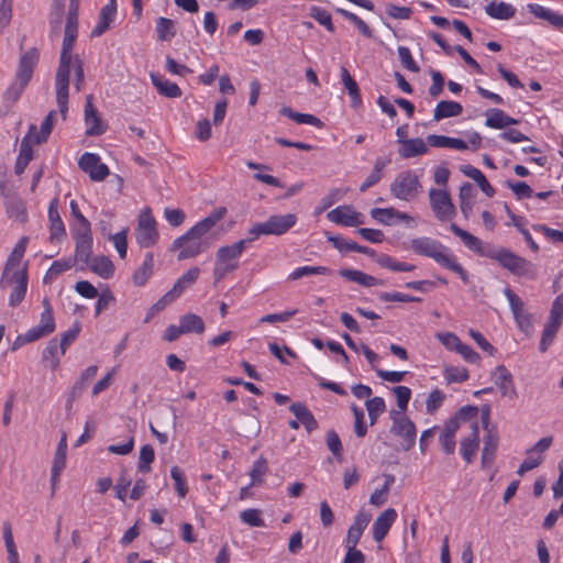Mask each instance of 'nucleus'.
I'll use <instances>...</instances> for the list:
<instances>
[{
  "label": "nucleus",
  "instance_id": "obj_36",
  "mask_svg": "<svg viewBox=\"0 0 563 563\" xmlns=\"http://www.w3.org/2000/svg\"><path fill=\"white\" fill-rule=\"evenodd\" d=\"M151 81L158 92L167 98H178L181 96V90L178 85L159 74L152 73Z\"/></svg>",
  "mask_w": 563,
  "mask_h": 563
},
{
  "label": "nucleus",
  "instance_id": "obj_47",
  "mask_svg": "<svg viewBox=\"0 0 563 563\" xmlns=\"http://www.w3.org/2000/svg\"><path fill=\"white\" fill-rule=\"evenodd\" d=\"M267 471L268 466L266 459L260 456L256 461H254L252 468L249 473L251 477L250 486L261 485L264 482Z\"/></svg>",
  "mask_w": 563,
  "mask_h": 563
},
{
  "label": "nucleus",
  "instance_id": "obj_4",
  "mask_svg": "<svg viewBox=\"0 0 563 563\" xmlns=\"http://www.w3.org/2000/svg\"><path fill=\"white\" fill-rule=\"evenodd\" d=\"M38 59L40 53L34 47L30 48L21 55L19 66L16 69L15 80L10 85V87L5 91L7 99L11 101H16L21 97L25 87L32 79Z\"/></svg>",
  "mask_w": 563,
  "mask_h": 563
},
{
  "label": "nucleus",
  "instance_id": "obj_56",
  "mask_svg": "<svg viewBox=\"0 0 563 563\" xmlns=\"http://www.w3.org/2000/svg\"><path fill=\"white\" fill-rule=\"evenodd\" d=\"M71 232L75 241L92 239L90 222L85 216L79 217V221L76 222L75 227L71 229Z\"/></svg>",
  "mask_w": 563,
  "mask_h": 563
},
{
  "label": "nucleus",
  "instance_id": "obj_9",
  "mask_svg": "<svg viewBox=\"0 0 563 563\" xmlns=\"http://www.w3.org/2000/svg\"><path fill=\"white\" fill-rule=\"evenodd\" d=\"M135 240L142 249L153 247L159 241L157 221L150 209H144L139 214L137 225L135 228Z\"/></svg>",
  "mask_w": 563,
  "mask_h": 563
},
{
  "label": "nucleus",
  "instance_id": "obj_29",
  "mask_svg": "<svg viewBox=\"0 0 563 563\" xmlns=\"http://www.w3.org/2000/svg\"><path fill=\"white\" fill-rule=\"evenodd\" d=\"M485 13L496 20H510L516 14V8L505 1L492 0L484 8Z\"/></svg>",
  "mask_w": 563,
  "mask_h": 563
},
{
  "label": "nucleus",
  "instance_id": "obj_55",
  "mask_svg": "<svg viewBox=\"0 0 563 563\" xmlns=\"http://www.w3.org/2000/svg\"><path fill=\"white\" fill-rule=\"evenodd\" d=\"M75 258L82 263H89L92 254V239L75 241Z\"/></svg>",
  "mask_w": 563,
  "mask_h": 563
},
{
  "label": "nucleus",
  "instance_id": "obj_61",
  "mask_svg": "<svg viewBox=\"0 0 563 563\" xmlns=\"http://www.w3.org/2000/svg\"><path fill=\"white\" fill-rule=\"evenodd\" d=\"M240 518L243 523L250 527H264L265 522L261 516V510L249 508L240 514Z\"/></svg>",
  "mask_w": 563,
  "mask_h": 563
},
{
  "label": "nucleus",
  "instance_id": "obj_48",
  "mask_svg": "<svg viewBox=\"0 0 563 563\" xmlns=\"http://www.w3.org/2000/svg\"><path fill=\"white\" fill-rule=\"evenodd\" d=\"M365 406L368 412L369 424L374 426L378 417L386 410L385 400L382 397H374L367 399Z\"/></svg>",
  "mask_w": 563,
  "mask_h": 563
},
{
  "label": "nucleus",
  "instance_id": "obj_53",
  "mask_svg": "<svg viewBox=\"0 0 563 563\" xmlns=\"http://www.w3.org/2000/svg\"><path fill=\"white\" fill-rule=\"evenodd\" d=\"M371 217L384 225H393L396 222V209L374 208L371 210Z\"/></svg>",
  "mask_w": 563,
  "mask_h": 563
},
{
  "label": "nucleus",
  "instance_id": "obj_23",
  "mask_svg": "<svg viewBox=\"0 0 563 563\" xmlns=\"http://www.w3.org/2000/svg\"><path fill=\"white\" fill-rule=\"evenodd\" d=\"M35 131V125L32 124L29 129V132L22 139L21 145H20V153L18 155L16 162H15V174L21 175L24 173L27 164L33 158V148L31 139L33 136V132Z\"/></svg>",
  "mask_w": 563,
  "mask_h": 563
},
{
  "label": "nucleus",
  "instance_id": "obj_22",
  "mask_svg": "<svg viewBox=\"0 0 563 563\" xmlns=\"http://www.w3.org/2000/svg\"><path fill=\"white\" fill-rule=\"evenodd\" d=\"M528 11L536 18L547 21L551 26L563 31V14L539 3H529Z\"/></svg>",
  "mask_w": 563,
  "mask_h": 563
},
{
  "label": "nucleus",
  "instance_id": "obj_35",
  "mask_svg": "<svg viewBox=\"0 0 563 563\" xmlns=\"http://www.w3.org/2000/svg\"><path fill=\"white\" fill-rule=\"evenodd\" d=\"M289 409L299 420V422L305 427L308 433L314 431L318 428V421L305 404L294 402Z\"/></svg>",
  "mask_w": 563,
  "mask_h": 563
},
{
  "label": "nucleus",
  "instance_id": "obj_52",
  "mask_svg": "<svg viewBox=\"0 0 563 563\" xmlns=\"http://www.w3.org/2000/svg\"><path fill=\"white\" fill-rule=\"evenodd\" d=\"M443 376L448 384L463 383L468 379V371L462 366H445Z\"/></svg>",
  "mask_w": 563,
  "mask_h": 563
},
{
  "label": "nucleus",
  "instance_id": "obj_38",
  "mask_svg": "<svg viewBox=\"0 0 563 563\" xmlns=\"http://www.w3.org/2000/svg\"><path fill=\"white\" fill-rule=\"evenodd\" d=\"M89 268L100 276L101 278L108 279L114 274V265L112 261L107 256H96L89 260V263H86Z\"/></svg>",
  "mask_w": 563,
  "mask_h": 563
},
{
  "label": "nucleus",
  "instance_id": "obj_42",
  "mask_svg": "<svg viewBox=\"0 0 563 563\" xmlns=\"http://www.w3.org/2000/svg\"><path fill=\"white\" fill-rule=\"evenodd\" d=\"M280 114L294 120L295 122H297L299 124H309V125H312L316 128L322 126V122L319 118H317L312 114H309V113L296 112L289 107H283L280 109Z\"/></svg>",
  "mask_w": 563,
  "mask_h": 563
},
{
  "label": "nucleus",
  "instance_id": "obj_64",
  "mask_svg": "<svg viewBox=\"0 0 563 563\" xmlns=\"http://www.w3.org/2000/svg\"><path fill=\"white\" fill-rule=\"evenodd\" d=\"M435 338L449 351L455 352L461 344V339L453 332H439Z\"/></svg>",
  "mask_w": 563,
  "mask_h": 563
},
{
  "label": "nucleus",
  "instance_id": "obj_57",
  "mask_svg": "<svg viewBox=\"0 0 563 563\" xmlns=\"http://www.w3.org/2000/svg\"><path fill=\"white\" fill-rule=\"evenodd\" d=\"M154 449L150 444H145L140 450L137 468L142 473H148L151 463L154 461Z\"/></svg>",
  "mask_w": 563,
  "mask_h": 563
},
{
  "label": "nucleus",
  "instance_id": "obj_12",
  "mask_svg": "<svg viewBox=\"0 0 563 563\" xmlns=\"http://www.w3.org/2000/svg\"><path fill=\"white\" fill-rule=\"evenodd\" d=\"M330 222L342 227H358L365 223V216L352 205H341L327 214Z\"/></svg>",
  "mask_w": 563,
  "mask_h": 563
},
{
  "label": "nucleus",
  "instance_id": "obj_46",
  "mask_svg": "<svg viewBox=\"0 0 563 563\" xmlns=\"http://www.w3.org/2000/svg\"><path fill=\"white\" fill-rule=\"evenodd\" d=\"M73 266H74V261L70 258L58 260V261L53 262L43 278L44 284L53 283L59 275H62L64 272L70 269Z\"/></svg>",
  "mask_w": 563,
  "mask_h": 563
},
{
  "label": "nucleus",
  "instance_id": "obj_37",
  "mask_svg": "<svg viewBox=\"0 0 563 563\" xmlns=\"http://www.w3.org/2000/svg\"><path fill=\"white\" fill-rule=\"evenodd\" d=\"M427 143L433 147L440 148H453L457 151H465L468 148L467 143L464 140L445 135L430 134L427 137Z\"/></svg>",
  "mask_w": 563,
  "mask_h": 563
},
{
  "label": "nucleus",
  "instance_id": "obj_34",
  "mask_svg": "<svg viewBox=\"0 0 563 563\" xmlns=\"http://www.w3.org/2000/svg\"><path fill=\"white\" fill-rule=\"evenodd\" d=\"M463 107L461 103L452 100H442L437 103L433 111V120L439 122L446 118H454L461 115Z\"/></svg>",
  "mask_w": 563,
  "mask_h": 563
},
{
  "label": "nucleus",
  "instance_id": "obj_26",
  "mask_svg": "<svg viewBox=\"0 0 563 563\" xmlns=\"http://www.w3.org/2000/svg\"><path fill=\"white\" fill-rule=\"evenodd\" d=\"M117 15V2L115 0H110L104 7H102L98 23L91 31V36H100L102 35L113 22Z\"/></svg>",
  "mask_w": 563,
  "mask_h": 563
},
{
  "label": "nucleus",
  "instance_id": "obj_58",
  "mask_svg": "<svg viewBox=\"0 0 563 563\" xmlns=\"http://www.w3.org/2000/svg\"><path fill=\"white\" fill-rule=\"evenodd\" d=\"M446 396L445 394L435 388L433 389L426 401V410L429 415H433L444 402Z\"/></svg>",
  "mask_w": 563,
  "mask_h": 563
},
{
  "label": "nucleus",
  "instance_id": "obj_27",
  "mask_svg": "<svg viewBox=\"0 0 563 563\" xmlns=\"http://www.w3.org/2000/svg\"><path fill=\"white\" fill-rule=\"evenodd\" d=\"M78 36V27L65 25L64 38L62 45V52L59 57V65H71L73 60V47Z\"/></svg>",
  "mask_w": 563,
  "mask_h": 563
},
{
  "label": "nucleus",
  "instance_id": "obj_43",
  "mask_svg": "<svg viewBox=\"0 0 563 563\" xmlns=\"http://www.w3.org/2000/svg\"><path fill=\"white\" fill-rule=\"evenodd\" d=\"M55 118H56L55 111L48 112V114L45 117V119L41 123L40 132H37L36 129L33 132L31 142H33L34 144H41V143L46 142L52 132V129H53V125L55 122Z\"/></svg>",
  "mask_w": 563,
  "mask_h": 563
},
{
  "label": "nucleus",
  "instance_id": "obj_7",
  "mask_svg": "<svg viewBox=\"0 0 563 563\" xmlns=\"http://www.w3.org/2000/svg\"><path fill=\"white\" fill-rule=\"evenodd\" d=\"M487 257L498 262L504 268L517 276H528L532 273V264L505 247H494Z\"/></svg>",
  "mask_w": 563,
  "mask_h": 563
},
{
  "label": "nucleus",
  "instance_id": "obj_41",
  "mask_svg": "<svg viewBox=\"0 0 563 563\" xmlns=\"http://www.w3.org/2000/svg\"><path fill=\"white\" fill-rule=\"evenodd\" d=\"M376 263L380 267L387 268L391 272H412L416 269V265L407 262H399L387 254H380L376 258Z\"/></svg>",
  "mask_w": 563,
  "mask_h": 563
},
{
  "label": "nucleus",
  "instance_id": "obj_6",
  "mask_svg": "<svg viewBox=\"0 0 563 563\" xmlns=\"http://www.w3.org/2000/svg\"><path fill=\"white\" fill-rule=\"evenodd\" d=\"M422 191V185L415 170L399 173L390 184V195L401 201L411 202Z\"/></svg>",
  "mask_w": 563,
  "mask_h": 563
},
{
  "label": "nucleus",
  "instance_id": "obj_49",
  "mask_svg": "<svg viewBox=\"0 0 563 563\" xmlns=\"http://www.w3.org/2000/svg\"><path fill=\"white\" fill-rule=\"evenodd\" d=\"M309 15L314 19L319 24L325 27L327 31L333 33L335 27L332 23L331 14L323 8L312 5L309 9Z\"/></svg>",
  "mask_w": 563,
  "mask_h": 563
},
{
  "label": "nucleus",
  "instance_id": "obj_2",
  "mask_svg": "<svg viewBox=\"0 0 563 563\" xmlns=\"http://www.w3.org/2000/svg\"><path fill=\"white\" fill-rule=\"evenodd\" d=\"M27 239L22 238L7 260L0 278V288L10 290L9 306L18 307L24 299L27 290V266L22 262Z\"/></svg>",
  "mask_w": 563,
  "mask_h": 563
},
{
  "label": "nucleus",
  "instance_id": "obj_10",
  "mask_svg": "<svg viewBox=\"0 0 563 563\" xmlns=\"http://www.w3.org/2000/svg\"><path fill=\"white\" fill-rule=\"evenodd\" d=\"M390 419L393 421L390 431L402 439L404 450H410L416 443L417 429L415 423L405 413L396 410L390 412Z\"/></svg>",
  "mask_w": 563,
  "mask_h": 563
},
{
  "label": "nucleus",
  "instance_id": "obj_44",
  "mask_svg": "<svg viewBox=\"0 0 563 563\" xmlns=\"http://www.w3.org/2000/svg\"><path fill=\"white\" fill-rule=\"evenodd\" d=\"M179 324L181 327L184 334L191 332L202 333L205 331L203 320L195 313H187L179 319Z\"/></svg>",
  "mask_w": 563,
  "mask_h": 563
},
{
  "label": "nucleus",
  "instance_id": "obj_21",
  "mask_svg": "<svg viewBox=\"0 0 563 563\" xmlns=\"http://www.w3.org/2000/svg\"><path fill=\"white\" fill-rule=\"evenodd\" d=\"M478 413V408L476 406H464L460 408L454 417H452L449 421L445 422L442 432L445 434L454 435L456 434L461 422L476 419Z\"/></svg>",
  "mask_w": 563,
  "mask_h": 563
},
{
  "label": "nucleus",
  "instance_id": "obj_16",
  "mask_svg": "<svg viewBox=\"0 0 563 563\" xmlns=\"http://www.w3.org/2000/svg\"><path fill=\"white\" fill-rule=\"evenodd\" d=\"M42 305L43 311L41 313L38 324L30 328V330L37 340L49 335L55 331L56 328L53 308L49 300L47 298H44Z\"/></svg>",
  "mask_w": 563,
  "mask_h": 563
},
{
  "label": "nucleus",
  "instance_id": "obj_40",
  "mask_svg": "<svg viewBox=\"0 0 563 563\" xmlns=\"http://www.w3.org/2000/svg\"><path fill=\"white\" fill-rule=\"evenodd\" d=\"M341 80L350 96L351 106L353 108L360 107L362 103V97L360 93L358 85L345 67L341 68Z\"/></svg>",
  "mask_w": 563,
  "mask_h": 563
},
{
  "label": "nucleus",
  "instance_id": "obj_14",
  "mask_svg": "<svg viewBox=\"0 0 563 563\" xmlns=\"http://www.w3.org/2000/svg\"><path fill=\"white\" fill-rule=\"evenodd\" d=\"M78 166L95 181H102L110 173L108 166L101 163L100 156L95 153H84L78 161Z\"/></svg>",
  "mask_w": 563,
  "mask_h": 563
},
{
  "label": "nucleus",
  "instance_id": "obj_62",
  "mask_svg": "<svg viewBox=\"0 0 563 563\" xmlns=\"http://www.w3.org/2000/svg\"><path fill=\"white\" fill-rule=\"evenodd\" d=\"M543 460H544L543 455H537L531 450H528L527 457L520 464L517 473L520 476H522L526 472H529V471L538 467L543 462Z\"/></svg>",
  "mask_w": 563,
  "mask_h": 563
},
{
  "label": "nucleus",
  "instance_id": "obj_1",
  "mask_svg": "<svg viewBox=\"0 0 563 563\" xmlns=\"http://www.w3.org/2000/svg\"><path fill=\"white\" fill-rule=\"evenodd\" d=\"M225 208H218L198 221L186 233L176 238L169 251L177 253L178 261L195 258L205 253L213 243L211 230L225 216Z\"/></svg>",
  "mask_w": 563,
  "mask_h": 563
},
{
  "label": "nucleus",
  "instance_id": "obj_17",
  "mask_svg": "<svg viewBox=\"0 0 563 563\" xmlns=\"http://www.w3.org/2000/svg\"><path fill=\"white\" fill-rule=\"evenodd\" d=\"M450 230L456 236H459L461 239V241L464 243V245L468 250L475 252L476 254H478L481 256L487 257V253H492V250L494 249V246H492V245L484 246L481 239H478L477 236L471 234L470 232L461 229L455 223H451Z\"/></svg>",
  "mask_w": 563,
  "mask_h": 563
},
{
  "label": "nucleus",
  "instance_id": "obj_8",
  "mask_svg": "<svg viewBox=\"0 0 563 563\" xmlns=\"http://www.w3.org/2000/svg\"><path fill=\"white\" fill-rule=\"evenodd\" d=\"M297 222V217L292 213L275 214L265 222L256 223L250 229L253 241L260 235H282L292 228Z\"/></svg>",
  "mask_w": 563,
  "mask_h": 563
},
{
  "label": "nucleus",
  "instance_id": "obj_18",
  "mask_svg": "<svg viewBox=\"0 0 563 563\" xmlns=\"http://www.w3.org/2000/svg\"><path fill=\"white\" fill-rule=\"evenodd\" d=\"M397 517V511L394 508H387L375 519L372 532L376 542H382L386 538Z\"/></svg>",
  "mask_w": 563,
  "mask_h": 563
},
{
  "label": "nucleus",
  "instance_id": "obj_15",
  "mask_svg": "<svg viewBox=\"0 0 563 563\" xmlns=\"http://www.w3.org/2000/svg\"><path fill=\"white\" fill-rule=\"evenodd\" d=\"M484 428L487 430V433L484 438V446L482 451V467L488 468L493 465L496 452L498 448V434L495 430L488 429V421H489V412L488 410L486 412H483L482 415Z\"/></svg>",
  "mask_w": 563,
  "mask_h": 563
},
{
  "label": "nucleus",
  "instance_id": "obj_50",
  "mask_svg": "<svg viewBox=\"0 0 563 563\" xmlns=\"http://www.w3.org/2000/svg\"><path fill=\"white\" fill-rule=\"evenodd\" d=\"M128 234L129 229L124 228L120 232L115 234H109V241L112 242L114 249L117 250L120 258L124 260L128 253Z\"/></svg>",
  "mask_w": 563,
  "mask_h": 563
},
{
  "label": "nucleus",
  "instance_id": "obj_28",
  "mask_svg": "<svg viewBox=\"0 0 563 563\" xmlns=\"http://www.w3.org/2000/svg\"><path fill=\"white\" fill-rule=\"evenodd\" d=\"M66 350L58 343L56 339H52L42 353V361L52 371H56L59 366L60 358L65 355Z\"/></svg>",
  "mask_w": 563,
  "mask_h": 563
},
{
  "label": "nucleus",
  "instance_id": "obj_11",
  "mask_svg": "<svg viewBox=\"0 0 563 563\" xmlns=\"http://www.w3.org/2000/svg\"><path fill=\"white\" fill-rule=\"evenodd\" d=\"M431 209L439 221H450L455 216V207L449 192L444 189L431 188L429 190Z\"/></svg>",
  "mask_w": 563,
  "mask_h": 563
},
{
  "label": "nucleus",
  "instance_id": "obj_13",
  "mask_svg": "<svg viewBox=\"0 0 563 563\" xmlns=\"http://www.w3.org/2000/svg\"><path fill=\"white\" fill-rule=\"evenodd\" d=\"M70 66L58 65L55 77L56 102L64 119L68 111Z\"/></svg>",
  "mask_w": 563,
  "mask_h": 563
},
{
  "label": "nucleus",
  "instance_id": "obj_25",
  "mask_svg": "<svg viewBox=\"0 0 563 563\" xmlns=\"http://www.w3.org/2000/svg\"><path fill=\"white\" fill-rule=\"evenodd\" d=\"M85 124L87 135H101L106 132V126L102 124L90 96L87 97L85 104Z\"/></svg>",
  "mask_w": 563,
  "mask_h": 563
},
{
  "label": "nucleus",
  "instance_id": "obj_59",
  "mask_svg": "<svg viewBox=\"0 0 563 563\" xmlns=\"http://www.w3.org/2000/svg\"><path fill=\"white\" fill-rule=\"evenodd\" d=\"M170 476L174 481L175 489L180 498L187 495L188 487L184 472L178 466H173Z\"/></svg>",
  "mask_w": 563,
  "mask_h": 563
},
{
  "label": "nucleus",
  "instance_id": "obj_39",
  "mask_svg": "<svg viewBox=\"0 0 563 563\" xmlns=\"http://www.w3.org/2000/svg\"><path fill=\"white\" fill-rule=\"evenodd\" d=\"M461 172L475 180L483 192H485L488 197H493L495 195V189L493 186L487 181L485 175L476 167L472 165H463L461 166Z\"/></svg>",
  "mask_w": 563,
  "mask_h": 563
},
{
  "label": "nucleus",
  "instance_id": "obj_54",
  "mask_svg": "<svg viewBox=\"0 0 563 563\" xmlns=\"http://www.w3.org/2000/svg\"><path fill=\"white\" fill-rule=\"evenodd\" d=\"M336 12L352 22L365 37L371 38L373 36V32L369 26L355 13L341 8L336 9Z\"/></svg>",
  "mask_w": 563,
  "mask_h": 563
},
{
  "label": "nucleus",
  "instance_id": "obj_30",
  "mask_svg": "<svg viewBox=\"0 0 563 563\" xmlns=\"http://www.w3.org/2000/svg\"><path fill=\"white\" fill-rule=\"evenodd\" d=\"M399 155L402 158H412L421 156L428 152L427 143L420 137L399 140Z\"/></svg>",
  "mask_w": 563,
  "mask_h": 563
},
{
  "label": "nucleus",
  "instance_id": "obj_31",
  "mask_svg": "<svg viewBox=\"0 0 563 563\" xmlns=\"http://www.w3.org/2000/svg\"><path fill=\"white\" fill-rule=\"evenodd\" d=\"M519 121L509 117L504 110L494 108L486 111L485 125L490 129L500 130L509 125H515Z\"/></svg>",
  "mask_w": 563,
  "mask_h": 563
},
{
  "label": "nucleus",
  "instance_id": "obj_19",
  "mask_svg": "<svg viewBox=\"0 0 563 563\" xmlns=\"http://www.w3.org/2000/svg\"><path fill=\"white\" fill-rule=\"evenodd\" d=\"M49 240L59 242L66 235V229L58 211V199L51 200L48 206Z\"/></svg>",
  "mask_w": 563,
  "mask_h": 563
},
{
  "label": "nucleus",
  "instance_id": "obj_5",
  "mask_svg": "<svg viewBox=\"0 0 563 563\" xmlns=\"http://www.w3.org/2000/svg\"><path fill=\"white\" fill-rule=\"evenodd\" d=\"M253 242V239L240 240L231 245L221 246L216 254L213 275L216 280L222 279L227 274L235 271L239 266V258Z\"/></svg>",
  "mask_w": 563,
  "mask_h": 563
},
{
  "label": "nucleus",
  "instance_id": "obj_63",
  "mask_svg": "<svg viewBox=\"0 0 563 563\" xmlns=\"http://www.w3.org/2000/svg\"><path fill=\"white\" fill-rule=\"evenodd\" d=\"M393 391L396 396L397 406L399 408L398 411L404 413L407 410L411 398V389L407 386H396L393 388Z\"/></svg>",
  "mask_w": 563,
  "mask_h": 563
},
{
  "label": "nucleus",
  "instance_id": "obj_32",
  "mask_svg": "<svg viewBox=\"0 0 563 563\" xmlns=\"http://www.w3.org/2000/svg\"><path fill=\"white\" fill-rule=\"evenodd\" d=\"M154 273V255L148 252L145 254L143 263L132 275V282L136 287H143Z\"/></svg>",
  "mask_w": 563,
  "mask_h": 563
},
{
  "label": "nucleus",
  "instance_id": "obj_60",
  "mask_svg": "<svg viewBox=\"0 0 563 563\" xmlns=\"http://www.w3.org/2000/svg\"><path fill=\"white\" fill-rule=\"evenodd\" d=\"M156 32L159 41H168L175 35L174 23L166 18H159L156 23Z\"/></svg>",
  "mask_w": 563,
  "mask_h": 563
},
{
  "label": "nucleus",
  "instance_id": "obj_45",
  "mask_svg": "<svg viewBox=\"0 0 563 563\" xmlns=\"http://www.w3.org/2000/svg\"><path fill=\"white\" fill-rule=\"evenodd\" d=\"M332 271L327 266H300L295 268L288 276L287 280H297L311 275H330Z\"/></svg>",
  "mask_w": 563,
  "mask_h": 563
},
{
  "label": "nucleus",
  "instance_id": "obj_20",
  "mask_svg": "<svg viewBox=\"0 0 563 563\" xmlns=\"http://www.w3.org/2000/svg\"><path fill=\"white\" fill-rule=\"evenodd\" d=\"M492 378L503 396L509 397L510 399L517 396L512 375L504 365H498L495 368L492 373Z\"/></svg>",
  "mask_w": 563,
  "mask_h": 563
},
{
  "label": "nucleus",
  "instance_id": "obj_24",
  "mask_svg": "<svg viewBox=\"0 0 563 563\" xmlns=\"http://www.w3.org/2000/svg\"><path fill=\"white\" fill-rule=\"evenodd\" d=\"M479 446V428L475 420L471 423V433L461 441V455L466 463H471Z\"/></svg>",
  "mask_w": 563,
  "mask_h": 563
},
{
  "label": "nucleus",
  "instance_id": "obj_3",
  "mask_svg": "<svg viewBox=\"0 0 563 563\" xmlns=\"http://www.w3.org/2000/svg\"><path fill=\"white\" fill-rule=\"evenodd\" d=\"M406 247L415 254L432 258L440 266L454 272L463 283H470L468 273L457 262L452 251L439 240L430 236H417L411 239Z\"/></svg>",
  "mask_w": 563,
  "mask_h": 563
},
{
  "label": "nucleus",
  "instance_id": "obj_33",
  "mask_svg": "<svg viewBox=\"0 0 563 563\" xmlns=\"http://www.w3.org/2000/svg\"><path fill=\"white\" fill-rule=\"evenodd\" d=\"M340 276L343 278L356 283L364 287H374L383 285V282L372 275H368L362 271L353 268H342L339 271Z\"/></svg>",
  "mask_w": 563,
  "mask_h": 563
},
{
  "label": "nucleus",
  "instance_id": "obj_51",
  "mask_svg": "<svg viewBox=\"0 0 563 563\" xmlns=\"http://www.w3.org/2000/svg\"><path fill=\"white\" fill-rule=\"evenodd\" d=\"M561 324L556 322L548 321L544 325V330L540 341V351L544 353L549 346L553 343Z\"/></svg>",
  "mask_w": 563,
  "mask_h": 563
}]
</instances>
